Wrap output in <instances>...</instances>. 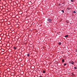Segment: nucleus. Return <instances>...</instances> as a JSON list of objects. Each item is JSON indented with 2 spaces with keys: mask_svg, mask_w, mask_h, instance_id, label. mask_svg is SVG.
<instances>
[{
  "mask_svg": "<svg viewBox=\"0 0 77 77\" xmlns=\"http://www.w3.org/2000/svg\"><path fill=\"white\" fill-rule=\"evenodd\" d=\"M47 21L48 23H50L51 22V19L49 18L47 20Z\"/></svg>",
  "mask_w": 77,
  "mask_h": 77,
  "instance_id": "f257e3e1",
  "label": "nucleus"
},
{
  "mask_svg": "<svg viewBox=\"0 0 77 77\" xmlns=\"http://www.w3.org/2000/svg\"><path fill=\"white\" fill-rule=\"evenodd\" d=\"M69 63H71V64H72L73 65L74 64V63L72 62V61L70 62H69Z\"/></svg>",
  "mask_w": 77,
  "mask_h": 77,
  "instance_id": "f03ea898",
  "label": "nucleus"
},
{
  "mask_svg": "<svg viewBox=\"0 0 77 77\" xmlns=\"http://www.w3.org/2000/svg\"><path fill=\"white\" fill-rule=\"evenodd\" d=\"M68 35H65V37L66 38V37H68Z\"/></svg>",
  "mask_w": 77,
  "mask_h": 77,
  "instance_id": "7ed1b4c3",
  "label": "nucleus"
},
{
  "mask_svg": "<svg viewBox=\"0 0 77 77\" xmlns=\"http://www.w3.org/2000/svg\"><path fill=\"white\" fill-rule=\"evenodd\" d=\"M58 44L59 45H61V42H59Z\"/></svg>",
  "mask_w": 77,
  "mask_h": 77,
  "instance_id": "20e7f679",
  "label": "nucleus"
},
{
  "mask_svg": "<svg viewBox=\"0 0 77 77\" xmlns=\"http://www.w3.org/2000/svg\"><path fill=\"white\" fill-rule=\"evenodd\" d=\"M62 61L63 62H64L65 60H62Z\"/></svg>",
  "mask_w": 77,
  "mask_h": 77,
  "instance_id": "39448f33",
  "label": "nucleus"
},
{
  "mask_svg": "<svg viewBox=\"0 0 77 77\" xmlns=\"http://www.w3.org/2000/svg\"><path fill=\"white\" fill-rule=\"evenodd\" d=\"M43 73H45V71L43 70Z\"/></svg>",
  "mask_w": 77,
  "mask_h": 77,
  "instance_id": "423d86ee",
  "label": "nucleus"
},
{
  "mask_svg": "<svg viewBox=\"0 0 77 77\" xmlns=\"http://www.w3.org/2000/svg\"><path fill=\"white\" fill-rule=\"evenodd\" d=\"M74 69H77V67H75Z\"/></svg>",
  "mask_w": 77,
  "mask_h": 77,
  "instance_id": "0eeeda50",
  "label": "nucleus"
},
{
  "mask_svg": "<svg viewBox=\"0 0 77 77\" xmlns=\"http://www.w3.org/2000/svg\"><path fill=\"white\" fill-rule=\"evenodd\" d=\"M61 11H62V12H63H63H64V11L63 10Z\"/></svg>",
  "mask_w": 77,
  "mask_h": 77,
  "instance_id": "6e6552de",
  "label": "nucleus"
},
{
  "mask_svg": "<svg viewBox=\"0 0 77 77\" xmlns=\"http://www.w3.org/2000/svg\"><path fill=\"white\" fill-rule=\"evenodd\" d=\"M71 2H73L74 1L73 0H71Z\"/></svg>",
  "mask_w": 77,
  "mask_h": 77,
  "instance_id": "1a4fd4ad",
  "label": "nucleus"
},
{
  "mask_svg": "<svg viewBox=\"0 0 77 77\" xmlns=\"http://www.w3.org/2000/svg\"><path fill=\"white\" fill-rule=\"evenodd\" d=\"M27 55L28 56H29V54H27Z\"/></svg>",
  "mask_w": 77,
  "mask_h": 77,
  "instance_id": "9d476101",
  "label": "nucleus"
},
{
  "mask_svg": "<svg viewBox=\"0 0 77 77\" xmlns=\"http://www.w3.org/2000/svg\"><path fill=\"white\" fill-rule=\"evenodd\" d=\"M64 66H66V64H64Z\"/></svg>",
  "mask_w": 77,
  "mask_h": 77,
  "instance_id": "9b49d317",
  "label": "nucleus"
},
{
  "mask_svg": "<svg viewBox=\"0 0 77 77\" xmlns=\"http://www.w3.org/2000/svg\"><path fill=\"white\" fill-rule=\"evenodd\" d=\"M14 49L15 50L16 49V48L15 47H14Z\"/></svg>",
  "mask_w": 77,
  "mask_h": 77,
  "instance_id": "f8f14e48",
  "label": "nucleus"
},
{
  "mask_svg": "<svg viewBox=\"0 0 77 77\" xmlns=\"http://www.w3.org/2000/svg\"><path fill=\"white\" fill-rule=\"evenodd\" d=\"M74 13H76V12H75V11H74Z\"/></svg>",
  "mask_w": 77,
  "mask_h": 77,
  "instance_id": "ddd939ff",
  "label": "nucleus"
},
{
  "mask_svg": "<svg viewBox=\"0 0 77 77\" xmlns=\"http://www.w3.org/2000/svg\"><path fill=\"white\" fill-rule=\"evenodd\" d=\"M40 77H42V76H40Z\"/></svg>",
  "mask_w": 77,
  "mask_h": 77,
  "instance_id": "4468645a",
  "label": "nucleus"
},
{
  "mask_svg": "<svg viewBox=\"0 0 77 77\" xmlns=\"http://www.w3.org/2000/svg\"><path fill=\"white\" fill-rule=\"evenodd\" d=\"M77 50L76 51H77Z\"/></svg>",
  "mask_w": 77,
  "mask_h": 77,
  "instance_id": "2eb2a0df",
  "label": "nucleus"
}]
</instances>
